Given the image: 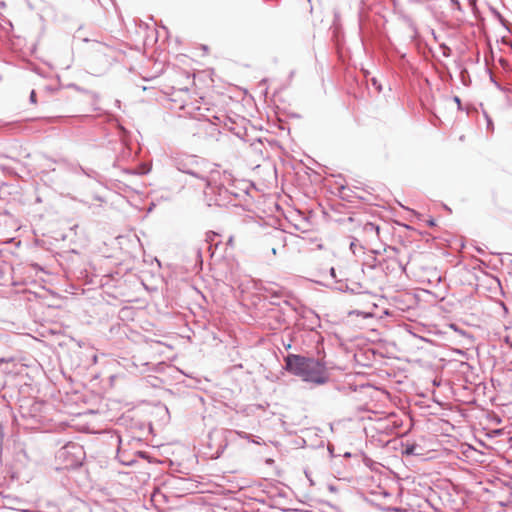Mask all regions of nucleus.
<instances>
[{"label":"nucleus","instance_id":"obj_1","mask_svg":"<svg viewBox=\"0 0 512 512\" xmlns=\"http://www.w3.org/2000/svg\"><path fill=\"white\" fill-rule=\"evenodd\" d=\"M285 370L300 377L304 382L323 385L328 382L326 363L314 357L288 354L284 357Z\"/></svg>","mask_w":512,"mask_h":512},{"label":"nucleus","instance_id":"obj_2","mask_svg":"<svg viewBox=\"0 0 512 512\" xmlns=\"http://www.w3.org/2000/svg\"><path fill=\"white\" fill-rule=\"evenodd\" d=\"M174 167L200 181L209 172V162L201 157L190 154H178L172 158Z\"/></svg>","mask_w":512,"mask_h":512},{"label":"nucleus","instance_id":"obj_3","mask_svg":"<svg viewBox=\"0 0 512 512\" xmlns=\"http://www.w3.org/2000/svg\"><path fill=\"white\" fill-rule=\"evenodd\" d=\"M218 168V165L212 167L209 163V172L206 173V177L202 180L205 183L206 189L212 192L218 187L232 186L234 182V176L230 171H220Z\"/></svg>","mask_w":512,"mask_h":512},{"label":"nucleus","instance_id":"obj_4","mask_svg":"<svg viewBox=\"0 0 512 512\" xmlns=\"http://www.w3.org/2000/svg\"><path fill=\"white\" fill-rule=\"evenodd\" d=\"M83 454V448L80 445L68 443L59 450L58 457L66 459L68 455H72L73 458L68 460L67 466H77L81 464Z\"/></svg>","mask_w":512,"mask_h":512},{"label":"nucleus","instance_id":"obj_5","mask_svg":"<svg viewBox=\"0 0 512 512\" xmlns=\"http://www.w3.org/2000/svg\"><path fill=\"white\" fill-rule=\"evenodd\" d=\"M205 194H213L215 196L214 202L217 206H224L230 203L232 197H239L238 192H232L230 186L215 188V191L205 189Z\"/></svg>","mask_w":512,"mask_h":512},{"label":"nucleus","instance_id":"obj_6","mask_svg":"<svg viewBox=\"0 0 512 512\" xmlns=\"http://www.w3.org/2000/svg\"><path fill=\"white\" fill-rule=\"evenodd\" d=\"M264 292L267 293L266 297L270 299V303L273 305H279L278 300L282 297V291L276 290L272 287H264Z\"/></svg>","mask_w":512,"mask_h":512},{"label":"nucleus","instance_id":"obj_7","mask_svg":"<svg viewBox=\"0 0 512 512\" xmlns=\"http://www.w3.org/2000/svg\"><path fill=\"white\" fill-rule=\"evenodd\" d=\"M378 252L375 250H371L370 253L367 255L366 259L363 262V265L375 269L377 266H383V262H380L377 260L375 254Z\"/></svg>","mask_w":512,"mask_h":512},{"label":"nucleus","instance_id":"obj_8","mask_svg":"<svg viewBox=\"0 0 512 512\" xmlns=\"http://www.w3.org/2000/svg\"><path fill=\"white\" fill-rule=\"evenodd\" d=\"M329 273H330V276L336 281V283L338 284L336 289L339 290V291H351L352 293L355 292L354 289L352 288H349L348 284L346 282H343L341 280H337V276H336V270L335 268L331 267L330 270H329Z\"/></svg>","mask_w":512,"mask_h":512},{"label":"nucleus","instance_id":"obj_9","mask_svg":"<svg viewBox=\"0 0 512 512\" xmlns=\"http://www.w3.org/2000/svg\"><path fill=\"white\" fill-rule=\"evenodd\" d=\"M421 447L415 443L407 444L404 447L403 454L407 456H420L422 453L420 452Z\"/></svg>","mask_w":512,"mask_h":512},{"label":"nucleus","instance_id":"obj_10","mask_svg":"<svg viewBox=\"0 0 512 512\" xmlns=\"http://www.w3.org/2000/svg\"><path fill=\"white\" fill-rule=\"evenodd\" d=\"M72 171L74 173H76V174H78V173L85 174L86 176H88L90 178H94V174H95V171H93V170H85L80 165L72 166Z\"/></svg>","mask_w":512,"mask_h":512},{"label":"nucleus","instance_id":"obj_11","mask_svg":"<svg viewBox=\"0 0 512 512\" xmlns=\"http://www.w3.org/2000/svg\"><path fill=\"white\" fill-rule=\"evenodd\" d=\"M363 229H364V232L367 234H371V233H375L376 235L379 234V226L372 222H367L364 225Z\"/></svg>","mask_w":512,"mask_h":512},{"label":"nucleus","instance_id":"obj_12","mask_svg":"<svg viewBox=\"0 0 512 512\" xmlns=\"http://www.w3.org/2000/svg\"><path fill=\"white\" fill-rule=\"evenodd\" d=\"M92 47L97 52H104L106 49L109 48L106 44L98 41H92Z\"/></svg>","mask_w":512,"mask_h":512},{"label":"nucleus","instance_id":"obj_13","mask_svg":"<svg viewBox=\"0 0 512 512\" xmlns=\"http://www.w3.org/2000/svg\"><path fill=\"white\" fill-rule=\"evenodd\" d=\"M483 114H484V117H485L486 122H487V126H486L487 130L493 131L494 130V125H493V121H492L491 117L488 115V113L486 111H484Z\"/></svg>","mask_w":512,"mask_h":512},{"label":"nucleus","instance_id":"obj_14","mask_svg":"<svg viewBox=\"0 0 512 512\" xmlns=\"http://www.w3.org/2000/svg\"><path fill=\"white\" fill-rule=\"evenodd\" d=\"M440 49L442 50V54L444 57H449L451 55V48L445 43H442L440 45Z\"/></svg>","mask_w":512,"mask_h":512},{"label":"nucleus","instance_id":"obj_15","mask_svg":"<svg viewBox=\"0 0 512 512\" xmlns=\"http://www.w3.org/2000/svg\"><path fill=\"white\" fill-rule=\"evenodd\" d=\"M500 23L509 33H512V24L511 23H509L506 19H503V22H500Z\"/></svg>","mask_w":512,"mask_h":512},{"label":"nucleus","instance_id":"obj_16","mask_svg":"<svg viewBox=\"0 0 512 512\" xmlns=\"http://www.w3.org/2000/svg\"><path fill=\"white\" fill-rule=\"evenodd\" d=\"M500 23L509 33H512V24L511 23H509L506 19H503V22H500Z\"/></svg>","mask_w":512,"mask_h":512},{"label":"nucleus","instance_id":"obj_17","mask_svg":"<svg viewBox=\"0 0 512 512\" xmlns=\"http://www.w3.org/2000/svg\"><path fill=\"white\" fill-rule=\"evenodd\" d=\"M492 13L493 15L495 16V18L499 21V22H503V19H505L501 13L499 11H497L496 9H492Z\"/></svg>","mask_w":512,"mask_h":512},{"label":"nucleus","instance_id":"obj_18","mask_svg":"<svg viewBox=\"0 0 512 512\" xmlns=\"http://www.w3.org/2000/svg\"><path fill=\"white\" fill-rule=\"evenodd\" d=\"M372 85L376 88L378 92L382 91V86L376 78H372Z\"/></svg>","mask_w":512,"mask_h":512},{"label":"nucleus","instance_id":"obj_19","mask_svg":"<svg viewBox=\"0 0 512 512\" xmlns=\"http://www.w3.org/2000/svg\"><path fill=\"white\" fill-rule=\"evenodd\" d=\"M450 1H451V4L455 7V9H457L458 11H462V7H461L459 0H450Z\"/></svg>","mask_w":512,"mask_h":512},{"label":"nucleus","instance_id":"obj_20","mask_svg":"<svg viewBox=\"0 0 512 512\" xmlns=\"http://www.w3.org/2000/svg\"><path fill=\"white\" fill-rule=\"evenodd\" d=\"M29 100L32 104H35L37 102L36 100V92L35 90H32L29 96Z\"/></svg>","mask_w":512,"mask_h":512},{"label":"nucleus","instance_id":"obj_21","mask_svg":"<svg viewBox=\"0 0 512 512\" xmlns=\"http://www.w3.org/2000/svg\"><path fill=\"white\" fill-rule=\"evenodd\" d=\"M406 21H407V23H408L409 27L411 28V30H412L413 32H416V26H415V24L413 23V21H412L410 18H407V19H406Z\"/></svg>","mask_w":512,"mask_h":512},{"label":"nucleus","instance_id":"obj_22","mask_svg":"<svg viewBox=\"0 0 512 512\" xmlns=\"http://www.w3.org/2000/svg\"><path fill=\"white\" fill-rule=\"evenodd\" d=\"M501 42H502L503 44H505V45L512 46L511 41H510L507 37H505V36H503V37H502Z\"/></svg>","mask_w":512,"mask_h":512},{"label":"nucleus","instance_id":"obj_23","mask_svg":"<svg viewBox=\"0 0 512 512\" xmlns=\"http://www.w3.org/2000/svg\"><path fill=\"white\" fill-rule=\"evenodd\" d=\"M356 247H357L356 240H354V241H352V242L350 243V249H351V251H352L354 254L356 253V250H355V249H356Z\"/></svg>","mask_w":512,"mask_h":512},{"label":"nucleus","instance_id":"obj_24","mask_svg":"<svg viewBox=\"0 0 512 512\" xmlns=\"http://www.w3.org/2000/svg\"><path fill=\"white\" fill-rule=\"evenodd\" d=\"M363 461H364V464H365L366 466H370V465L372 464V462H373V461H372L370 458H368V457H365Z\"/></svg>","mask_w":512,"mask_h":512},{"label":"nucleus","instance_id":"obj_25","mask_svg":"<svg viewBox=\"0 0 512 512\" xmlns=\"http://www.w3.org/2000/svg\"><path fill=\"white\" fill-rule=\"evenodd\" d=\"M454 101L458 105V108L460 109L461 108V100H460V98L458 96H455L454 97Z\"/></svg>","mask_w":512,"mask_h":512},{"label":"nucleus","instance_id":"obj_26","mask_svg":"<svg viewBox=\"0 0 512 512\" xmlns=\"http://www.w3.org/2000/svg\"><path fill=\"white\" fill-rule=\"evenodd\" d=\"M399 267L401 268L402 272L406 270L405 265H403L401 262H398Z\"/></svg>","mask_w":512,"mask_h":512},{"label":"nucleus","instance_id":"obj_27","mask_svg":"<svg viewBox=\"0 0 512 512\" xmlns=\"http://www.w3.org/2000/svg\"><path fill=\"white\" fill-rule=\"evenodd\" d=\"M389 250H391L392 252L394 253H397L398 252V249L396 247H388Z\"/></svg>","mask_w":512,"mask_h":512},{"label":"nucleus","instance_id":"obj_28","mask_svg":"<svg viewBox=\"0 0 512 512\" xmlns=\"http://www.w3.org/2000/svg\"><path fill=\"white\" fill-rule=\"evenodd\" d=\"M429 226H435V220L431 219L428 221Z\"/></svg>","mask_w":512,"mask_h":512},{"label":"nucleus","instance_id":"obj_29","mask_svg":"<svg viewBox=\"0 0 512 512\" xmlns=\"http://www.w3.org/2000/svg\"><path fill=\"white\" fill-rule=\"evenodd\" d=\"M271 252H272V254H273V255H276V253H277L276 248H275V247H272V248H271Z\"/></svg>","mask_w":512,"mask_h":512},{"label":"nucleus","instance_id":"obj_30","mask_svg":"<svg viewBox=\"0 0 512 512\" xmlns=\"http://www.w3.org/2000/svg\"><path fill=\"white\" fill-rule=\"evenodd\" d=\"M347 188L345 186H341L340 187V190H341V193H344V191L346 190Z\"/></svg>","mask_w":512,"mask_h":512},{"label":"nucleus","instance_id":"obj_31","mask_svg":"<svg viewBox=\"0 0 512 512\" xmlns=\"http://www.w3.org/2000/svg\"><path fill=\"white\" fill-rule=\"evenodd\" d=\"M329 489H330V491H335L336 490L334 486H329Z\"/></svg>","mask_w":512,"mask_h":512},{"label":"nucleus","instance_id":"obj_32","mask_svg":"<svg viewBox=\"0 0 512 512\" xmlns=\"http://www.w3.org/2000/svg\"><path fill=\"white\" fill-rule=\"evenodd\" d=\"M232 241H233V238H232V237H230V238H229V240H228V243H229V244H231V243H232Z\"/></svg>","mask_w":512,"mask_h":512},{"label":"nucleus","instance_id":"obj_33","mask_svg":"<svg viewBox=\"0 0 512 512\" xmlns=\"http://www.w3.org/2000/svg\"><path fill=\"white\" fill-rule=\"evenodd\" d=\"M230 189L232 190V192H236L235 189H233V185L230 186Z\"/></svg>","mask_w":512,"mask_h":512}]
</instances>
